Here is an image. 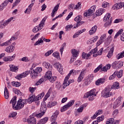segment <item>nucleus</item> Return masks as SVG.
<instances>
[{
    "label": "nucleus",
    "instance_id": "603ef678",
    "mask_svg": "<svg viewBox=\"0 0 124 124\" xmlns=\"http://www.w3.org/2000/svg\"><path fill=\"white\" fill-rule=\"evenodd\" d=\"M44 82V78H41L36 83L35 85L36 86H39V85H41L42 83Z\"/></svg>",
    "mask_w": 124,
    "mask_h": 124
},
{
    "label": "nucleus",
    "instance_id": "4be33fe9",
    "mask_svg": "<svg viewBox=\"0 0 124 124\" xmlns=\"http://www.w3.org/2000/svg\"><path fill=\"white\" fill-rule=\"evenodd\" d=\"M105 12V9L100 8L97 10L95 12V15L97 17V16H100L102 15L103 13Z\"/></svg>",
    "mask_w": 124,
    "mask_h": 124
},
{
    "label": "nucleus",
    "instance_id": "2f4dec72",
    "mask_svg": "<svg viewBox=\"0 0 124 124\" xmlns=\"http://www.w3.org/2000/svg\"><path fill=\"white\" fill-rule=\"evenodd\" d=\"M102 52H103V48H101L98 52L95 53H93V57L94 58H96L97 56H100L102 55Z\"/></svg>",
    "mask_w": 124,
    "mask_h": 124
},
{
    "label": "nucleus",
    "instance_id": "bb28decb",
    "mask_svg": "<svg viewBox=\"0 0 124 124\" xmlns=\"http://www.w3.org/2000/svg\"><path fill=\"white\" fill-rule=\"evenodd\" d=\"M79 50H76L75 49H73L71 50V53L72 54L73 57H75L76 58H77L78 57V55H79Z\"/></svg>",
    "mask_w": 124,
    "mask_h": 124
},
{
    "label": "nucleus",
    "instance_id": "412c9836",
    "mask_svg": "<svg viewBox=\"0 0 124 124\" xmlns=\"http://www.w3.org/2000/svg\"><path fill=\"white\" fill-rule=\"evenodd\" d=\"M47 110V106H46V103H43L41 104L40 111L41 112L45 114L46 110Z\"/></svg>",
    "mask_w": 124,
    "mask_h": 124
},
{
    "label": "nucleus",
    "instance_id": "e2e57ef3",
    "mask_svg": "<svg viewBox=\"0 0 124 124\" xmlns=\"http://www.w3.org/2000/svg\"><path fill=\"white\" fill-rule=\"evenodd\" d=\"M53 52H54V50L53 49L48 51L47 52L45 53V57H48V56H50V55H51V54H52Z\"/></svg>",
    "mask_w": 124,
    "mask_h": 124
},
{
    "label": "nucleus",
    "instance_id": "8fccbe9b",
    "mask_svg": "<svg viewBox=\"0 0 124 124\" xmlns=\"http://www.w3.org/2000/svg\"><path fill=\"white\" fill-rule=\"evenodd\" d=\"M14 17H12L10 18H9L8 20H6L3 23V24L4 25V26L5 27V26H7L9 23H10V22H11L12 20H13Z\"/></svg>",
    "mask_w": 124,
    "mask_h": 124
},
{
    "label": "nucleus",
    "instance_id": "052dcab7",
    "mask_svg": "<svg viewBox=\"0 0 124 124\" xmlns=\"http://www.w3.org/2000/svg\"><path fill=\"white\" fill-rule=\"evenodd\" d=\"M51 83H54L57 80V77L51 76V78L48 79Z\"/></svg>",
    "mask_w": 124,
    "mask_h": 124
},
{
    "label": "nucleus",
    "instance_id": "bf43d9fd",
    "mask_svg": "<svg viewBox=\"0 0 124 124\" xmlns=\"http://www.w3.org/2000/svg\"><path fill=\"white\" fill-rule=\"evenodd\" d=\"M68 108H69L68 106L67 105H65L61 108V112H64V111H66Z\"/></svg>",
    "mask_w": 124,
    "mask_h": 124
},
{
    "label": "nucleus",
    "instance_id": "5fc2aeb1",
    "mask_svg": "<svg viewBox=\"0 0 124 124\" xmlns=\"http://www.w3.org/2000/svg\"><path fill=\"white\" fill-rule=\"evenodd\" d=\"M123 31H124V30L123 29H121L120 30H119L115 34L114 38H118V36H119V35H121V34L123 33Z\"/></svg>",
    "mask_w": 124,
    "mask_h": 124
},
{
    "label": "nucleus",
    "instance_id": "13d9d810",
    "mask_svg": "<svg viewBox=\"0 0 124 124\" xmlns=\"http://www.w3.org/2000/svg\"><path fill=\"white\" fill-rule=\"evenodd\" d=\"M97 39H98V36H96L94 37V40L93 41L92 40H89L88 42V44H92V42H95Z\"/></svg>",
    "mask_w": 124,
    "mask_h": 124
},
{
    "label": "nucleus",
    "instance_id": "473e14b6",
    "mask_svg": "<svg viewBox=\"0 0 124 124\" xmlns=\"http://www.w3.org/2000/svg\"><path fill=\"white\" fill-rule=\"evenodd\" d=\"M6 6H7V0H4V1L0 5V11H2Z\"/></svg>",
    "mask_w": 124,
    "mask_h": 124
},
{
    "label": "nucleus",
    "instance_id": "69168bd1",
    "mask_svg": "<svg viewBox=\"0 0 124 124\" xmlns=\"http://www.w3.org/2000/svg\"><path fill=\"white\" fill-rule=\"evenodd\" d=\"M57 118L58 116H57V115H54L53 114L51 117V121L52 122H56Z\"/></svg>",
    "mask_w": 124,
    "mask_h": 124
},
{
    "label": "nucleus",
    "instance_id": "37998d69",
    "mask_svg": "<svg viewBox=\"0 0 124 124\" xmlns=\"http://www.w3.org/2000/svg\"><path fill=\"white\" fill-rule=\"evenodd\" d=\"M106 124H115V120L113 118H109L107 119L106 122Z\"/></svg>",
    "mask_w": 124,
    "mask_h": 124
},
{
    "label": "nucleus",
    "instance_id": "a18cd8bd",
    "mask_svg": "<svg viewBox=\"0 0 124 124\" xmlns=\"http://www.w3.org/2000/svg\"><path fill=\"white\" fill-rule=\"evenodd\" d=\"M117 74H118V71H115L114 73L109 77V80H113L117 77Z\"/></svg>",
    "mask_w": 124,
    "mask_h": 124
},
{
    "label": "nucleus",
    "instance_id": "dca6fc26",
    "mask_svg": "<svg viewBox=\"0 0 124 124\" xmlns=\"http://www.w3.org/2000/svg\"><path fill=\"white\" fill-rule=\"evenodd\" d=\"M16 54H14L12 56H6L3 58L4 62H12L15 60Z\"/></svg>",
    "mask_w": 124,
    "mask_h": 124
},
{
    "label": "nucleus",
    "instance_id": "2eb2a0df",
    "mask_svg": "<svg viewBox=\"0 0 124 124\" xmlns=\"http://www.w3.org/2000/svg\"><path fill=\"white\" fill-rule=\"evenodd\" d=\"M124 2L116 3L112 6V9L113 10H118V9H121V8H123V5H124Z\"/></svg>",
    "mask_w": 124,
    "mask_h": 124
},
{
    "label": "nucleus",
    "instance_id": "cd10ccee",
    "mask_svg": "<svg viewBox=\"0 0 124 124\" xmlns=\"http://www.w3.org/2000/svg\"><path fill=\"white\" fill-rule=\"evenodd\" d=\"M43 43V37L39 38L34 44V46H39V45H42Z\"/></svg>",
    "mask_w": 124,
    "mask_h": 124
},
{
    "label": "nucleus",
    "instance_id": "aec40b11",
    "mask_svg": "<svg viewBox=\"0 0 124 124\" xmlns=\"http://www.w3.org/2000/svg\"><path fill=\"white\" fill-rule=\"evenodd\" d=\"M121 104H122V100H121V98L119 97L114 102L113 104V108H117V107H119Z\"/></svg>",
    "mask_w": 124,
    "mask_h": 124
},
{
    "label": "nucleus",
    "instance_id": "7c9ffc66",
    "mask_svg": "<svg viewBox=\"0 0 124 124\" xmlns=\"http://www.w3.org/2000/svg\"><path fill=\"white\" fill-rule=\"evenodd\" d=\"M105 82V78H99L96 82V86H99Z\"/></svg>",
    "mask_w": 124,
    "mask_h": 124
},
{
    "label": "nucleus",
    "instance_id": "3c124183",
    "mask_svg": "<svg viewBox=\"0 0 124 124\" xmlns=\"http://www.w3.org/2000/svg\"><path fill=\"white\" fill-rule=\"evenodd\" d=\"M17 116V112H12L9 114V118H13L14 119L15 117Z\"/></svg>",
    "mask_w": 124,
    "mask_h": 124
},
{
    "label": "nucleus",
    "instance_id": "f3484780",
    "mask_svg": "<svg viewBox=\"0 0 124 124\" xmlns=\"http://www.w3.org/2000/svg\"><path fill=\"white\" fill-rule=\"evenodd\" d=\"M106 37H107L106 34H104L102 35L100 38L99 41L97 42V46H99V45H100V44H102V43H103V42H104V41H105V40L106 39Z\"/></svg>",
    "mask_w": 124,
    "mask_h": 124
},
{
    "label": "nucleus",
    "instance_id": "72a5a7b5",
    "mask_svg": "<svg viewBox=\"0 0 124 124\" xmlns=\"http://www.w3.org/2000/svg\"><path fill=\"white\" fill-rule=\"evenodd\" d=\"M114 47H112L110 48V50L109 51L108 54L107 55V57L108 58V59H111L112 58V56H113V53H114Z\"/></svg>",
    "mask_w": 124,
    "mask_h": 124
},
{
    "label": "nucleus",
    "instance_id": "c03bdc74",
    "mask_svg": "<svg viewBox=\"0 0 124 124\" xmlns=\"http://www.w3.org/2000/svg\"><path fill=\"white\" fill-rule=\"evenodd\" d=\"M52 92V88H50L46 95L45 96V100H47V99L50 96V95L51 94V93Z\"/></svg>",
    "mask_w": 124,
    "mask_h": 124
},
{
    "label": "nucleus",
    "instance_id": "49530a36",
    "mask_svg": "<svg viewBox=\"0 0 124 124\" xmlns=\"http://www.w3.org/2000/svg\"><path fill=\"white\" fill-rule=\"evenodd\" d=\"M45 93H44V92H43L38 95L37 96H36V100H40V99H42L43 98V96H44Z\"/></svg>",
    "mask_w": 124,
    "mask_h": 124
},
{
    "label": "nucleus",
    "instance_id": "f03ea898",
    "mask_svg": "<svg viewBox=\"0 0 124 124\" xmlns=\"http://www.w3.org/2000/svg\"><path fill=\"white\" fill-rule=\"evenodd\" d=\"M74 74V75H76L78 73L75 70H71L69 74L65 77L64 82L63 83V89H65L67 86H69L71 83L74 82V80L70 79L68 80V79L70 78L71 74Z\"/></svg>",
    "mask_w": 124,
    "mask_h": 124
},
{
    "label": "nucleus",
    "instance_id": "ea45409f",
    "mask_svg": "<svg viewBox=\"0 0 124 124\" xmlns=\"http://www.w3.org/2000/svg\"><path fill=\"white\" fill-rule=\"evenodd\" d=\"M111 89H114V90L120 89V83L118 82H114L113 86L111 87Z\"/></svg>",
    "mask_w": 124,
    "mask_h": 124
},
{
    "label": "nucleus",
    "instance_id": "e433bc0d",
    "mask_svg": "<svg viewBox=\"0 0 124 124\" xmlns=\"http://www.w3.org/2000/svg\"><path fill=\"white\" fill-rule=\"evenodd\" d=\"M39 35H40V33H38L35 35L31 34L30 36L31 40L33 41L35 39H37L39 37Z\"/></svg>",
    "mask_w": 124,
    "mask_h": 124
},
{
    "label": "nucleus",
    "instance_id": "39448f33",
    "mask_svg": "<svg viewBox=\"0 0 124 124\" xmlns=\"http://www.w3.org/2000/svg\"><path fill=\"white\" fill-rule=\"evenodd\" d=\"M112 95L113 93L111 92V89L109 87H107L101 93V96L105 98L110 97Z\"/></svg>",
    "mask_w": 124,
    "mask_h": 124
},
{
    "label": "nucleus",
    "instance_id": "79ce46f5",
    "mask_svg": "<svg viewBox=\"0 0 124 124\" xmlns=\"http://www.w3.org/2000/svg\"><path fill=\"white\" fill-rule=\"evenodd\" d=\"M43 115H44V113L43 112H41L39 113H34L32 114V116H34L35 117L37 118V119H40V118H41L43 116Z\"/></svg>",
    "mask_w": 124,
    "mask_h": 124
},
{
    "label": "nucleus",
    "instance_id": "a211bd4d",
    "mask_svg": "<svg viewBox=\"0 0 124 124\" xmlns=\"http://www.w3.org/2000/svg\"><path fill=\"white\" fill-rule=\"evenodd\" d=\"M20 34L19 31L16 32L10 39V41H13L15 40H17L18 39V37H19V35Z\"/></svg>",
    "mask_w": 124,
    "mask_h": 124
},
{
    "label": "nucleus",
    "instance_id": "09e8293b",
    "mask_svg": "<svg viewBox=\"0 0 124 124\" xmlns=\"http://www.w3.org/2000/svg\"><path fill=\"white\" fill-rule=\"evenodd\" d=\"M52 56L54 57V58L58 59V60H61V58L60 57V53L58 52V51L53 52Z\"/></svg>",
    "mask_w": 124,
    "mask_h": 124
},
{
    "label": "nucleus",
    "instance_id": "4d7b16f0",
    "mask_svg": "<svg viewBox=\"0 0 124 124\" xmlns=\"http://www.w3.org/2000/svg\"><path fill=\"white\" fill-rule=\"evenodd\" d=\"M104 116L102 115L101 117H98L97 118V121H96L97 122V123H100V122H102V121H103V120H104Z\"/></svg>",
    "mask_w": 124,
    "mask_h": 124
},
{
    "label": "nucleus",
    "instance_id": "774afa93",
    "mask_svg": "<svg viewBox=\"0 0 124 124\" xmlns=\"http://www.w3.org/2000/svg\"><path fill=\"white\" fill-rule=\"evenodd\" d=\"M56 88L58 90H61V88H62V84L60 82H57L56 83Z\"/></svg>",
    "mask_w": 124,
    "mask_h": 124
},
{
    "label": "nucleus",
    "instance_id": "6ab92c4d",
    "mask_svg": "<svg viewBox=\"0 0 124 124\" xmlns=\"http://www.w3.org/2000/svg\"><path fill=\"white\" fill-rule=\"evenodd\" d=\"M96 31H97V26L94 25L89 31L90 35H93V34H94L96 32Z\"/></svg>",
    "mask_w": 124,
    "mask_h": 124
},
{
    "label": "nucleus",
    "instance_id": "de8ad7c7",
    "mask_svg": "<svg viewBox=\"0 0 124 124\" xmlns=\"http://www.w3.org/2000/svg\"><path fill=\"white\" fill-rule=\"evenodd\" d=\"M81 3L80 2H78L76 5H75V10H79L82 7Z\"/></svg>",
    "mask_w": 124,
    "mask_h": 124
},
{
    "label": "nucleus",
    "instance_id": "f704fd0d",
    "mask_svg": "<svg viewBox=\"0 0 124 124\" xmlns=\"http://www.w3.org/2000/svg\"><path fill=\"white\" fill-rule=\"evenodd\" d=\"M51 77H52V72H51V71H48L46 73L45 78L47 80H49Z\"/></svg>",
    "mask_w": 124,
    "mask_h": 124
},
{
    "label": "nucleus",
    "instance_id": "ddd939ff",
    "mask_svg": "<svg viewBox=\"0 0 124 124\" xmlns=\"http://www.w3.org/2000/svg\"><path fill=\"white\" fill-rule=\"evenodd\" d=\"M123 65H124V63L122 62H117L115 61L112 64V67L115 69H119V68H121Z\"/></svg>",
    "mask_w": 124,
    "mask_h": 124
},
{
    "label": "nucleus",
    "instance_id": "6e6552de",
    "mask_svg": "<svg viewBox=\"0 0 124 124\" xmlns=\"http://www.w3.org/2000/svg\"><path fill=\"white\" fill-rule=\"evenodd\" d=\"M45 21H46V18H44L41 21L40 24L33 29V32H37L38 31H41V30H42L44 27V23H45Z\"/></svg>",
    "mask_w": 124,
    "mask_h": 124
},
{
    "label": "nucleus",
    "instance_id": "f257e3e1",
    "mask_svg": "<svg viewBox=\"0 0 124 124\" xmlns=\"http://www.w3.org/2000/svg\"><path fill=\"white\" fill-rule=\"evenodd\" d=\"M41 71H42V68L41 67H37L35 69H31V71H27L21 74L18 75L16 77V78L18 80H21L22 78H25L30 73L31 78L35 79Z\"/></svg>",
    "mask_w": 124,
    "mask_h": 124
},
{
    "label": "nucleus",
    "instance_id": "7ed1b4c3",
    "mask_svg": "<svg viewBox=\"0 0 124 124\" xmlns=\"http://www.w3.org/2000/svg\"><path fill=\"white\" fill-rule=\"evenodd\" d=\"M27 103H28V101L19 98L17 102L16 105L14 108V109L15 110H20V109H22V108L24 107V105H25V104H27Z\"/></svg>",
    "mask_w": 124,
    "mask_h": 124
},
{
    "label": "nucleus",
    "instance_id": "393cba45",
    "mask_svg": "<svg viewBox=\"0 0 124 124\" xmlns=\"http://www.w3.org/2000/svg\"><path fill=\"white\" fill-rule=\"evenodd\" d=\"M33 101H38V100H36V97H35L34 95L30 96L28 99V102L30 104H31V102H33Z\"/></svg>",
    "mask_w": 124,
    "mask_h": 124
},
{
    "label": "nucleus",
    "instance_id": "864d4df0",
    "mask_svg": "<svg viewBox=\"0 0 124 124\" xmlns=\"http://www.w3.org/2000/svg\"><path fill=\"white\" fill-rule=\"evenodd\" d=\"M111 17V15L110 13H107L104 17V21L106 22L108 20H109V18Z\"/></svg>",
    "mask_w": 124,
    "mask_h": 124
},
{
    "label": "nucleus",
    "instance_id": "b1692460",
    "mask_svg": "<svg viewBox=\"0 0 124 124\" xmlns=\"http://www.w3.org/2000/svg\"><path fill=\"white\" fill-rule=\"evenodd\" d=\"M59 7H60L59 4H57L56 6H55V7L53 9L52 12L51 13V16L52 17L55 16V15H56V12H57V11H58V10L59 9Z\"/></svg>",
    "mask_w": 124,
    "mask_h": 124
},
{
    "label": "nucleus",
    "instance_id": "1a4fd4ad",
    "mask_svg": "<svg viewBox=\"0 0 124 124\" xmlns=\"http://www.w3.org/2000/svg\"><path fill=\"white\" fill-rule=\"evenodd\" d=\"M34 116H32V114L30 116L29 119H25L23 120L24 123H28L29 124H36V119L34 118Z\"/></svg>",
    "mask_w": 124,
    "mask_h": 124
},
{
    "label": "nucleus",
    "instance_id": "338daca9",
    "mask_svg": "<svg viewBox=\"0 0 124 124\" xmlns=\"http://www.w3.org/2000/svg\"><path fill=\"white\" fill-rule=\"evenodd\" d=\"M20 61H21L22 62H30V60H29V58L27 57H24L22 58V59H20Z\"/></svg>",
    "mask_w": 124,
    "mask_h": 124
},
{
    "label": "nucleus",
    "instance_id": "a19ab883",
    "mask_svg": "<svg viewBox=\"0 0 124 124\" xmlns=\"http://www.w3.org/2000/svg\"><path fill=\"white\" fill-rule=\"evenodd\" d=\"M111 25H112V19L110 18L105 23L104 27H105V28H108V27H110Z\"/></svg>",
    "mask_w": 124,
    "mask_h": 124
},
{
    "label": "nucleus",
    "instance_id": "5701e85b",
    "mask_svg": "<svg viewBox=\"0 0 124 124\" xmlns=\"http://www.w3.org/2000/svg\"><path fill=\"white\" fill-rule=\"evenodd\" d=\"M43 65L44 67H46V68L49 69V70H52V69H53V67L48 62H43Z\"/></svg>",
    "mask_w": 124,
    "mask_h": 124
},
{
    "label": "nucleus",
    "instance_id": "c756f323",
    "mask_svg": "<svg viewBox=\"0 0 124 124\" xmlns=\"http://www.w3.org/2000/svg\"><path fill=\"white\" fill-rule=\"evenodd\" d=\"M48 117H45L44 118L40 120L38 122L37 124H45L48 122Z\"/></svg>",
    "mask_w": 124,
    "mask_h": 124
},
{
    "label": "nucleus",
    "instance_id": "9b49d317",
    "mask_svg": "<svg viewBox=\"0 0 124 124\" xmlns=\"http://www.w3.org/2000/svg\"><path fill=\"white\" fill-rule=\"evenodd\" d=\"M82 17L80 16H77L75 19L74 20L77 22V24H75L74 27L73 29H76L78 27L81 26L83 24V21H82Z\"/></svg>",
    "mask_w": 124,
    "mask_h": 124
},
{
    "label": "nucleus",
    "instance_id": "9d476101",
    "mask_svg": "<svg viewBox=\"0 0 124 124\" xmlns=\"http://www.w3.org/2000/svg\"><path fill=\"white\" fill-rule=\"evenodd\" d=\"M95 10V6H92L88 11L84 14V17H90L92 16Z\"/></svg>",
    "mask_w": 124,
    "mask_h": 124
},
{
    "label": "nucleus",
    "instance_id": "4c0bfd02",
    "mask_svg": "<svg viewBox=\"0 0 124 124\" xmlns=\"http://www.w3.org/2000/svg\"><path fill=\"white\" fill-rule=\"evenodd\" d=\"M11 44V41L9 40L7 41L6 42L0 44V46L1 47H3V46H8V45H10Z\"/></svg>",
    "mask_w": 124,
    "mask_h": 124
},
{
    "label": "nucleus",
    "instance_id": "20e7f679",
    "mask_svg": "<svg viewBox=\"0 0 124 124\" xmlns=\"http://www.w3.org/2000/svg\"><path fill=\"white\" fill-rule=\"evenodd\" d=\"M85 97L88 98L90 101H93L94 99V97L96 96V93H95V89H92L90 91L87 92L84 95Z\"/></svg>",
    "mask_w": 124,
    "mask_h": 124
},
{
    "label": "nucleus",
    "instance_id": "0eeeda50",
    "mask_svg": "<svg viewBox=\"0 0 124 124\" xmlns=\"http://www.w3.org/2000/svg\"><path fill=\"white\" fill-rule=\"evenodd\" d=\"M110 68H111V65L110 64H108L106 66L103 67V68L102 64H101L94 70V73H96V72H97V71H99V70H100V69L102 71H104V72H106L107 70H109Z\"/></svg>",
    "mask_w": 124,
    "mask_h": 124
},
{
    "label": "nucleus",
    "instance_id": "4468645a",
    "mask_svg": "<svg viewBox=\"0 0 124 124\" xmlns=\"http://www.w3.org/2000/svg\"><path fill=\"white\" fill-rule=\"evenodd\" d=\"M54 66L57 69L60 73L61 74L63 73L62 66V64L60 62H56L54 63Z\"/></svg>",
    "mask_w": 124,
    "mask_h": 124
},
{
    "label": "nucleus",
    "instance_id": "c9c22d12",
    "mask_svg": "<svg viewBox=\"0 0 124 124\" xmlns=\"http://www.w3.org/2000/svg\"><path fill=\"white\" fill-rule=\"evenodd\" d=\"M9 67L11 71H13V72H16V71H18V67L15 66L12 64L10 65Z\"/></svg>",
    "mask_w": 124,
    "mask_h": 124
},
{
    "label": "nucleus",
    "instance_id": "0e129e2a",
    "mask_svg": "<svg viewBox=\"0 0 124 124\" xmlns=\"http://www.w3.org/2000/svg\"><path fill=\"white\" fill-rule=\"evenodd\" d=\"M73 28V25H67L65 27L66 31H70L71 29Z\"/></svg>",
    "mask_w": 124,
    "mask_h": 124
},
{
    "label": "nucleus",
    "instance_id": "58836bf2",
    "mask_svg": "<svg viewBox=\"0 0 124 124\" xmlns=\"http://www.w3.org/2000/svg\"><path fill=\"white\" fill-rule=\"evenodd\" d=\"M86 107H87V105L86 104H83V105H81L77 109L78 113H82V112H83V110H84V108H86Z\"/></svg>",
    "mask_w": 124,
    "mask_h": 124
},
{
    "label": "nucleus",
    "instance_id": "680f3d73",
    "mask_svg": "<svg viewBox=\"0 0 124 124\" xmlns=\"http://www.w3.org/2000/svg\"><path fill=\"white\" fill-rule=\"evenodd\" d=\"M123 70H120L119 72H118V74H117L116 76L118 78H121L122 76H123Z\"/></svg>",
    "mask_w": 124,
    "mask_h": 124
},
{
    "label": "nucleus",
    "instance_id": "a878e982",
    "mask_svg": "<svg viewBox=\"0 0 124 124\" xmlns=\"http://www.w3.org/2000/svg\"><path fill=\"white\" fill-rule=\"evenodd\" d=\"M56 105H58V102L57 101H51L48 103L47 107V108H52V107H54Z\"/></svg>",
    "mask_w": 124,
    "mask_h": 124
},
{
    "label": "nucleus",
    "instance_id": "423d86ee",
    "mask_svg": "<svg viewBox=\"0 0 124 124\" xmlns=\"http://www.w3.org/2000/svg\"><path fill=\"white\" fill-rule=\"evenodd\" d=\"M97 52V48H95L92 50H91L89 53L88 54L83 52L82 54V59H85L86 60H89V59H91V56L93 55V54H94Z\"/></svg>",
    "mask_w": 124,
    "mask_h": 124
},
{
    "label": "nucleus",
    "instance_id": "c85d7f7f",
    "mask_svg": "<svg viewBox=\"0 0 124 124\" xmlns=\"http://www.w3.org/2000/svg\"><path fill=\"white\" fill-rule=\"evenodd\" d=\"M16 102H17V97L14 96L10 102V104H12L13 108L14 109L15 107V105H16Z\"/></svg>",
    "mask_w": 124,
    "mask_h": 124
},
{
    "label": "nucleus",
    "instance_id": "6e6d98bb",
    "mask_svg": "<svg viewBox=\"0 0 124 124\" xmlns=\"http://www.w3.org/2000/svg\"><path fill=\"white\" fill-rule=\"evenodd\" d=\"M12 85L14 87H20V86H21V83L18 82L13 81L12 82Z\"/></svg>",
    "mask_w": 124,
    "mask_h": 124
},
{
    "label": "nucleus",
    "instance_id": "f8f14e48",
    "mask_svg": "<svg viewBox=\"0 0 124 124\" xmlns=\"http://www.w3.org/2000/svg\"><path fill=\"white\" fill-rule=\"evenodd\" d=\"M16 45V43L14 42L12 43L11 45L5 48V51L7 52V53H8L9 54L13 53V52L14 51V50H15Z\"/></svg>",
    "mask_w": 124,
    "mask_h": 124
}]
</instances>
